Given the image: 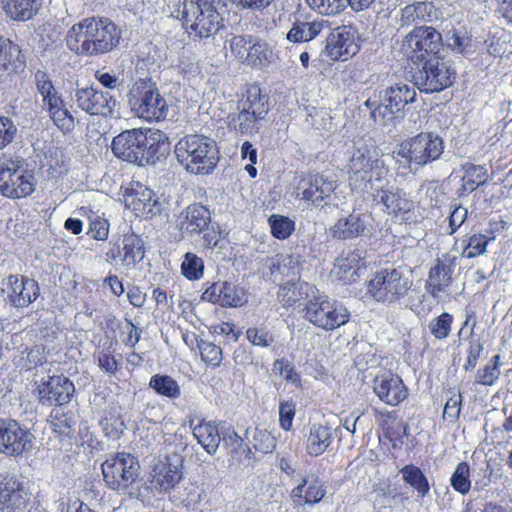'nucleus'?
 Listing matches in <instances>:
<instances>
[{
    "label": "nucleus",
    "mask_w": 512,
    "mask_h": 512,
    "mask_svg": "<svg viewBox=\"0 0 512 512\" xmlns=\"http://www.w3.org/2000/svg\"><path fill=\"white\" fill-rule=\"evenodd\" d=\"M427 8V4L423 2L406 5L402 9L401 25H410L416 20L424 19L427 14Z\"/></svg>",
    "instance_id": "nucleus-58"
},
{
    "label": "nucleus",
    "mask_w": 512,
    "mask_h": 512,
    "mask_svg": "<svg viewBox=\"0 0 512 512\" xmlns=\"http://www.w3.org/2000/svg\"><path fill=\"white\" fill-rule=\"evenodd\" d=\"M455 70L437 56L424 61L421 69L412 75L413 84L425 93L440 92L450 87L455 80Z\"/></svg>",
    "instance_id": "nucleus-11"
},
{
    "label": "nucleus",
    "mask_w": 512,
    "mask_h": 512,
    "mask_svg": "<svg viewBox=\"0 0 512 512\" xmlns=\"http://www.w3.org/2000/svg\"><path fill=\"white\" fill-rule=\"evenodd\" d=\"M193 435L205 451L213 455L221 442V430L213 422H201L193 428Z\"/></svg>",
    "instance_id": "nucleus-32"
},
{
    "label": "nucleus",
    "mask_w": 512,
    "mask_h": 512,
    "mask_svg": "<svg viewBox=\"0 0 512 512\" xmlns=\"http://www.w3.org/2000/svg\"><path fill=\"white\" fill-rule=\"evenodd\" d=\"M306 3L314 10L323 15H336L342 12L344 8V0H305Z\"/></svg>",
    "instance_id": "nucleus-57"
},
{
    "label": "nucleus",
    "mask_w": 512,
    "mask_h": 512,
    "mask_svg": "<svg viewBox=\"0 0 512 512\" xmlns=\"http://www.w3.org/2000/svg\"><path fill=\"white\" fill-rule=\"evenodd\" d=\"M337 188V182L324 174H313L302 178L297 187V195L310 201L316 207L326 204Z\"/></svg>",
    "instance_id": "nucleus-18"
},
{
    "label": "nucleus",
    "mask_w": 512,
    "mask_h": 512,
    "mask_svg": "<svg viewBox=\"0 0 512 512\" xmlns=\"http://www.w3.org/2000/svg\"><path fill=\"white\" fill-rule=\"evenodd\" d=\"M243 303V293L233 284L226 281L221 282V306L237 307Z\"/></svg>",
    "instance_id": "nucleus-55"
},
{
    "label": "nucleus",
    "mask_w": 512,
    "mask_h": 512,
    "mask_svg": "<svg viewBox=\"0 0 512 512\" xmlns=\"http://www.w3.org/2000/svg\"><path fill=\"white\" fill-rule=\"evenodd\" d=\"M136 202L141 204L142 210L147 213L153 212V207L157 204L153 190L144 186H139L134 190V203Z\"/></svg>",
    "instance_id": "nucleus-60"
},
{
    "label": "nucleus",
    "mask_w": 512,
    "mask_h": 512,
    "mask_svg": "<svg viewBox=\"0 0 512 512\" xmlns=\"http://www.w3.org/2000/svg\"><path fill=\"white\" fill-rule=\"evenodd\" d=\"M122 266L131 269L144 257V244L136 235H125L122 241Z\"/></svg>",
    "instance_id": "nucleus-35"
},
{
    "label": "nucleus",
    "mask_w": 512,
    "mask_h": 512,
    "mask_svg": "<svg viewBox=\"0 0 512 512\" xmlns=\"http://www.w3.org/2000/svg\"><path fill=\"white\" fill-rule=\"evenodd\" d=\"M488 242L489 239L483 234H473L467 239H463L461 256L474 258L483 255L487 251Z\"/></svg>",
    "instance_id": "nucleus-45"
},
{
    "label": "nucleus",
    "mask_w": 512,
    "mask_h": 512,
    "mask_svg": "<svg viewBox=\"0 0 512 512\" xmlns=\"http://www.w3.org/2000/svg\"><path fill=\"white\" fill-rule=\"evenodd\" d=\"M252 40L253 39L251 37L247 38L240 35L232 37L230 41L232 54L239 60L245 62L248 51L251 49Z\"/></svg>",
    "instance_id": "nucleus-62"
},
{
    "label": "nucleus",
    "mask_w": 512,
    "mask_h": 512,
    "mask_svg": "<svg viewBox=\"0 0 512 512\" xmlns=\"http://www.w3.org/2000/svg\"><path fill=\"white\" fill-rule=\"evenodd\" d=\"M23 157L2 154L0 157V193L7 198H25L35 190V178L26 169Z\"/></svg>",
    "instance_id": "nucleus-6"
},
{
    "label": "nucleus",
    "mask_w": 512,
    "mask_h": 512,
    "mask_svg": "<svg viewBox=\"0 0 512 512\" xmlns=\"http://www.w3.org/2000/svg\"><path fill=\"white\" fill-rule=\"evenodd\" d=\"M261 120V118L252 115V113L241 107L240 112L236 117L232 118L231 123L234 129L241 134H253L258 132V123Z\"/></svg>",
    "instance_id": "nucleus-48"
},
{
    "label": "nucleus",
    "mask_w": 512,
    "mask_h": 512,
    "mask_svg": "<svg viewBox=\"0 0 512 512\" xmlns=\"http://www.w3.org/2000/svg\"><path fill=\"white\" fill-rule=\"evenodd\" d=\"M500 355H494L489 363L483 368L479 369L476 373L475 381L478 384L491 386L500 376Z\"/></svg>",
    "instance_id": "nucleus-49"
},
{
    "label": "nucleus",
    "mask_w": 512,
    "mask_h": 512,
    "mask_svg": "<svg viewBox=\"0 0 512 512\" xmlns=\"http://www.w3.org/2000/svg\"><path fill=\"white\" fill-rule=\"evenodd\" d=\"M380 150L372 143H355L349 162V183L355 190H370L374 184L385 182L388 168L381 159Z\"/></svg>",
    "instance_id": "nucleus-3"
},
{
    "label": "nucleus",
    "mask_w": 512,
    "mask_h": 512,
    "mask_svg": "<svg viewBox=\"0 0 512 512\" xmlns=\"http://www.w3.org/2000/svg\"><path fill=\"white\" fill-rule=\"evenodd\" d=\"M450 484L455 491L465 495L470 491V467L466 462H460L453 472Z\"/></svg>",
    "instance_id": "nucleus-50"
},
{
    "label": "nucleus",
    "mask_w": 512,
    "mask_h": 512,
    "mask_svg": "<svg viewBox=\"0 0 512 512\" xmlns=\"http://www.w3.org/2000/svg\"><path fill=\"white\" fill-rule=\"evenodd\" d=\"M26 58L17 44L0 36V71L19 73L25 69Z\"/></svg>",
    "instance_id": "nucleus-30"
},
{
    "label": "nucleus",
    "mask_w": 512,
    "mask_h": 512,
    "mask_svg": "<svg viewBox=\"0 0 512 512\" xmlns=\"http://www.w3.org/2000/svg\"><path fill=\"white\" fill-rule=\"evenodd\" d=\"M71 98L81 110L91 115L117 116V101L114 97L108 92H103L93 86L80 87L77 84Z\"/></svg>",
    "instance_id": "nucleus-15"
},
{
    "label": "nucleus",
    "mask_w": 512,
    "mask_h": 512,
    "mask_svg": "<svg viewBox=\"0 0 512 512\" xmlns=\"http://www.w3.org/2000/svg\"><path fill=\"white\" fill-rule=\"evenodd\" d=\"M365 229V216L351 213L346 217L339 218L330 228V234L334 239L350 240L362 235Z\"/></svg>",
    "instance_id": "nucleus-29"
},
{
    "label": "nucleus",
    "mask_w": 512,
    "mask_h": 512,
    "mask_svg": "<svg viewBox=\"0 0 512 512\" xmlns=\"http://www.w3.org/2000/svg\"><path fill=\"white\" fill-rule=\"evenodd\" d=\"M178 163L194 175H209L214 172L220 159L215 140L199 134L181 138L174 147Z\"/></svg>",
    "instance_id": "nucleus-2"
},
{
    "label": "nucleus",
    "mask_w": 512,
    "mask_h": 512,
    "mask_svg": "<svg viewBox=\"0 0 512 512\" xmlns=\"http://www.w3.org/2000/svg\"><path fill=\"white\" fill-rule=\"evenodd\" d=\"M177 221L181 230L191 234H200L208 228L211 222V213L205 206L194 203L179 214Z\"/></svg>",
    "instance_id": "nucleus-26"
},
{
    "label": "nucleus",
    "mask_w": 512,
    "mask_h": 512,
    "mask_svg": "<svg viewBox=\"0 0 512 512\" xmlns=\"http://www.w3.org/2000/svg\"><path fill=\"white\" fill-rule=\"evenodd\" d=\"M296 413V406L293 401H282L279 405V424L286 431L292 427V422Z\"/></svg>",
    "instance_id": "nucleus-63"
},
{
    "label": "nucleus",
    "mask_w": 512,
    "mask_h": 512,
    "mask_svg": "<svg viewBox=\"0 0 512 512\" xmlns=\"http://www.w3.org/2000/svg\"><path fill=\"white\" fill-rule=\"evenodd\" d=\"M324 483L319 478L303 477L300 483L292 489L290 498L295 505L319 503L325 496Z\"/></svg>",
    "instance_id": "nucleus-28"
},
{
    "label": "nucleus",
    "mask_w": 512,
    "mask_h": 512,
    "mask_svg": "<svg viewBox=\"0 0 512 512\" xmlns=\"http://www.w3.org/2000/svg\"><path fill=\"white\" fill-rule=\"evenodd\" d=\"M416 98L414 86L399 82L389 86L380 92V102L377 107L371 111V116L375 122L387 125L401 112L404 107L413 103Z\"/></svg>",
    "instance_id": "nucleus-10"
},
{
    "label": "nucleus",
    "mask_w": 512,
    "mask_h": 512,
    "mask_svg": "<svg viewBox=\"0 0 512 512\" xmlns=\"http://www.w3.org/2000/svg\"><path fill=\"white\" fill-rule=\"evenodd\" d=\"M74 393L73 382L64 375L50 376L38 386L39 400L43 405H65L71 401Z\"/></svg>",
    "instance_id": "nucleus-20"
},
{
    "label": "nucleus",
    "mask_w": 512,
    "mask_h": 512,
    "mask_svg": "<svg viewBox=\"0 0 512 512\" xmlns=\"http://www.w3.org/2000/svg\"><path fill=\"white\" fill-rule=\"evenodd\" d=\"M412 283L402 269L383 268L373 273L368 281L367 291L374 300L392 304L407 295Z\"/></svg>",
    "instance_id": "nucleus-8"
},
{
    "label": "nucleus",
    "mask_w": 512,
    "mask_h": 512,
    "mask_svg": "<svg viewBox=\"0 0 512 512\" xmlns=\"http://www.w3.org/2000/svg\"><path fill=\"white\" fill-rule=\"evenodd\" d=\"M323 27V22L318 20L296 21L287 33V39L293 43L307 42L317 37Z\"/></svg>",
    "instance_id": "nucleus-36"
},
{
    "label": "nucleus",
    "mask_w": 512,
    "mask_h": 512,
    "mask_svg": "<svg viewBox=\"0 0 512 512\" xmlns=\"http://www.w3.org/2000/svg\"><path fill=\"white\" fill-rule=\"evenodd\" d=\"M225 6L226 0H184L183 24L199 38L213 36L222 27L220 10Z\"/></svg>",
    "instance_id": "nucleus-5"
},
{
    "label": "nucleus",
    "mask_w": 512,
    "mask_h": 512,
    "mask_svg": "<svg viewBox=\"0 0 512 512\" xmlns=\"http://www.w3.org/2000/svg\"><path fill=\"white\" fill-rule=\"evenodd\" d=\"M246 337L254 346L269 347L274 342L272 333L264 325L248 328Z\"/></svg>",
    "instance_id": "nucleus-54"
},
{
    "label": "nucleus",
    "mask_w": 512,
    "mask_h": 512,
    "mask_svg": "<svg viewBox=\"0 0 512 512\" xmlns=\"http://www.w3.org/2000/svg\"><path fill=\"white\" fill-rule=\"evenodd\" d=\"M197 347L200 351L202 360L206 364L212 367H218L221 364L222 350L219 346L201 339L197 341Z\"/></svg>",
    "instance_id": "nucleus-52"
},
{
    "label": "nucleus",
    "mask_w": 512,
    "mask_h": 512,
    "mask_svg": "<svg viewBox=\"0 0 512 512\" xmlns=\"http://www.w3.org/2000/svg\"><path fill=\"white\" fill-rule=\"evenodd\" d=\"M358 49L353 34L343 27L327 37L324 52L333 61H346L354 56Z\"/></svg>",
    "instance_id": "nucleus-25"
},
{
    "label": "nucleus",
    "mask_w": 512,
    "mask_h": 512,
    "mask_svg": "<svg viewBox=\"0 0 512 512\" xmlns=\"http://www.w3.org/2000/svg\"><path fill=\"white\" fill-rule=\"evenodd\" d=\"M50 423L53 431L60 436H68L72 432V427L75 424L71 415L60 414L58 410H53L50 415Z\"/></svg>",
    "instance_id": "nucleus-56"
},
{
    "label": "nucleus",
    "mask_w": 512,
    "mask_h": 512,
    "mask_svg": "<svg viewBox=\"0 0 512 512\" xmlns=\"http://www.w3.org/2000/svg\"><path fill=\"white\" fill-rule=\"evenodd\" d=\"M452 322L453 316L448 312H443L430 322L429 330L436 339H446L451 332Z\"/></svg>",
    "instance_id": "nucleus-53"
},
{
    "label": "nucleus",
    "mask_w": 512,
    "mask_h": 512,
    "mask_svg": "<svg viewBox=\"0 0 512 512\" xmlns=\"http://www.w3.org/2000/svg\"><path fill=\"white\" fill-rule=\"evenodd\" d=\"M332 441V433L329 427L320 424H314L310 428L307 439V449L309 454L318 456L323 454Z\"/></svg>",
    "instance_id": "nucleus-37"
},
{
    "label": "nucleus",
    "mask_w": 512,
    "mask_h": 512,
    "mask_svg": "<svg viewBox=\"0 0 512 512\" xmlns=\"http://www.w3.org/2000/svg\"><path fill=\"white\" fill-rule=\"evenodd\" d=\"M400 473L404 482L414 488L420 497L428 495L430 490L428 479L419 467L409 464L404 466Z\"/></svg>",
    "instance_id": "nucleus-40"
},
{
    "label": "nucleus",
    "mask_w": 512,
    "mask_h": 512,
    "mask_svg": "<svg viewBox=\"0 0 512 512\" xmlns=\"http://www.w3.org/2000/svg\"><path fill=\"white\" fill-rule=\"evenodd\" d=\"M2 292L12 306L24 308L37 299L40 289L34 279L10 275L4 283Z\"/></svg>",
    "instance_id": "nucleus-19"
},
{
    "label": "nucleus",
    "mask_w": 512,
    "mask_h": 512,
    "mask_svg": "<svg viewBox=\"0 0 512 512\" xmlns=\"http://www.w3.org/2000/svg\"><path fill=\"white\" fill-rule=\"evenodd\" d=\"M144 138L146 140L143 144L144 155L141 166L154 165L169 154L170 143L162 131L145 129Z\"/></svg>",
    "instance_id": "nucleus-27"
},
{
    "label": "nucleus",
    "mask_w": 512,
    "mask_h": 512,
    "mask_svg": "<svg viewBox=\"0 0 512 512\" xmlns=\"http://www.w3.org/2000/svg\"><path fill=\"white\" fill-rule=\"evenodd\" d=\"M273 366L274 369L277 370L279 374L287 381L292 382L296 386H300V375L296 372L294 366L291 365L288 360H285L284 358L277 359Z\"/></svg>",
    "instance_id": "nucleus-64"
},
{
    "label": "nucleus",
    "mask_w": 512,
    "mask_h": 512,
    "mask_svg": "<svg viewBox=\"0 0 512 512\" xmlns=\"http://www.w3.org/2000/svg\"><path fill=\"white\" fill-rule=\"evenodd\" d=\"M5 14L13 20L27 21L40 7L39 0H1Z\"/></svg>",
    "instance_id": "nucleus-33"
},
{
    "label": "nucleus",
    "mask_w": 512,
    "mask_h": 512,
    "mask_svg": "<svg viewBox=\"0 0 512 512\" xmlns=\"http://www.w3.org/2000/svg\"><path fill=\"white\" fill-rule=\"evenodd\" d=\"M272 235L280 240L287 239L295 230V223L290 218L273 214L268 219Z\"/></svg>",
    "instance_id": "nucleus-47"
},
{
    "label": "nucleus",
    "mask_w": 512,
    "mask_h": 512,
    "mask_svg": "<svg viewBox=\"0 0 512 512\" xmlns=\"http://www.w3.org/2000/svg\"><path fill=\"white\" fill-rule=\"evenodd\" d=\"M463 397L460 392H454L447 400L444 411L443 419L450 422H455L460 415Z\"/></svg>",
    "instance_id": "nucleus-61"
},
{
    "label": "nucleus",
    "mask_w": 512,
    "mask_h": 512,
    "mask_svg": "<svg viewBox=\"0 0 512 512\" xmlns=\"http://www.w3.org/2000/svg\"><path fill=\"white\" fill-rule=\"evenodd\" d=\"M149 387L158 395L177 399L181 395V389L175 379L169 375L155 374L150 378Z\"/></svg>",
    "instance_id": "nucleus-41"
},
{
    "label": "nucleus",
    "mask_w": 512,
    "mask_h": 512,
    "mask_svg": "<svg viewBox=\"0 0 512 512\" xmlns=\"http://www.w3.org/2000/svg\"><path fill=\"white\" fill-rule=\"evenodd\" d=\"M373 390L382 402L390 406H397L408 395L402 379L390 371L381 372L374 378Z\"/></svg>",
    "instance_id": "nucleus-22"
},
{
    "label": "nucleus",
    "mask_w": 512,
    "mask_h": 512,
    "mask_svg": "<svg viewBox=\"0 0 512 512\" xmlns=\"http://www.w3.org/2000/svg\"><path fill=\"white\" fill-rule=\"evenodd\" d=\"M366 250L364 249H354L350 250L347 253H342L335 262V267L344 273L350 271L351 269H358L362 266L366 265L365 262Z\"/></svg>",
    "instance_id": "nucleus-44"
},
{
    "label": "nucleus",
    "mask_w": 512,
    "mask_h": 512,
    "mask_svg": "<svg viewBox=\"0 0 512 512\" xmlns=\"http://www.w3.org/2000/svg\"><path fill=\"white\" fill-rule=\"evenodd\" d=\"M43 109L47 110L50 114L51 119L63 131H69L74 127V116L72 113L65 107L64 101L59 99L56 102V105L49 106L47 105Z\"/></svg>",
    "instance_id": "nucleus-42"
},
{
    "label": "nucleus",
    "mask_w": 512,
    "mask_h": 512,
    "mask_svg": "<svg viewBox=\"0 0 512 512\" xmlns=\"http://www.w3.org/2000/svg\"><path fill=\"white\" fill-rule=\"evenodd\" d=\"M457 265L458 258L455 255L447 253L437 258L426 282V290L433 298H437L451 284Z\"/></svg>",
    "instance_id": "nucleus-21"
},
{
    "label": "nucleus",
    "mask_w": 512,
    "mask_h": 512,
    "mask_svg": "<svg viewBox=\"0 0 512 512\" xmlns=\"http://www.w3.org/2000/svg\"><path fill=\"white\" fill-rule=\"evenodd\" d=\"M182 460L178 456L159 461L152 471V484L159 492L171 491L183 478Z\"/></svg>",
    "instance_id": "nucleus-24"
},
{
    "label": "nucleus",
    "mask_w": 512,
    "mask_h": 512,
    "mask_svg": "<svg viewBox=\"0 0 512 512\" xmlns=\"http://www.w3.org/2000/svg\"><path fill=\"white\" fill-rule=\"evenodd\" d=\"M31 492L15 473H0V511L24 512L31 502Z\"/></svg>",
    "instance_id": "nucleus-13"
},
{
    "label": "nucleus",
    "mask_w": 512,
    "mask_h": 512,
    "mask_svg": "<svg viewBox=\"0 0 512 512\" xmlns=\"http://www.w3.org/2000/svg\"><path fill=\"white\" fill-rule=\"evenodd\" d=\"M145 129H131L122 131L112 141L113 154L126 162L141 166L144 155L143 144Z\"/></svg>",
    "instance_id": "nucleus-17"
},
{
    "label": "nucleus",
    "mask_w": 512,
    "mask_h": 512,
    "mask_svg": "<svg viewBox=\"0 0 512 512\" xmlns=\"http://www.w3.org/2000/svg\"><path fill=\"white\" fill-rule=\"evenodd\" d=\"M303 317L318 328L333 330L348 322L349 312L325 295L313 296L303 309Z\"/></svg>",
    "instance_id": "nucleus-9"
},
{
    "label": "nucleus",
    "mask_w": 512,
    "mask_h": 512,
    "mask_svg": "<svg viewBox=\"0 0 512 512\" xmlns=\"http://www.w3.org/2000/svg\"><path fill=\"white\" fill-rule=\"evenodd\" d=\"M463 170L464 176L462 177V186L459 189L460 195L471 193L488 181V172L483 166L467 163L463 165Z\"/></svg>",
    "instance_id": "nucleus-38"
},
{
    "label": "nucleus",
    "mask_w": 512,
    "mask_h": 512,
    "mask_svg": "<svg viewBox=\"0 0 512 512\" xmlns=\"http://www.w3.org/2000/svg\"><path fill=\"white\" fill-rule=\"evenodd\" d=\"M270 51L267 49L266 44L260 42H254L252 40L251 49H249L246 63L248 65L257 67L263 64L264 61L268 60Z\"/></svg>",
    "instance_id": "nucleus-59"
},
{
    "label": "nucleus",
    "mask_w": 512,
    "mask_h": 512,
    "mask_svg": "<svg viewBox=\"0 0 512 512\" xmlns=\"http://www.w3.org/2000/svg\"><path fill=\"white\" fill-rule=\"evenodd\" d=\"M181 273L188 280H199L204 273V262L192 252H187L181 264Z\"/></svg>",
    "instance_id": "nucleus-46"
},
{
    "label": "nucleus",
    "mask_w": 512,
    "mask_h": 512,
    "mask_svg": "<svg viewBox=\"0 0 512 512\" xmlns=\"http://www.w3.org/2000/svg\"><path fill=\"white\" fill-rule=\"evenodd\" d=\"M140 462L128 452H117L109 455L101 465L105 485L119 495L130 498L140 493Z\"/></svg>",
    "instance_id": "nucleus-4"
},
{
    "label": "nucleus",
    "mask_w": 512,
    "mask_h": 512,
    "mask_svg": "<svg viewBox=\"0 0 512 512\" xmlns=\"http://www.w3.org/2000/svg\"><path fill=\"white\" fill-rule=\"evenodd\" d=\"M475 326L476 323L474 322L468 339L467 359L463 366L465 371H471L476 367L478 359L484 350V339L474 333Z\"/></svg>",
    "instance_id": "nucleus-43"
},
{
    "label": "nucleus",
    "mask_w": 512,
    "mask_h": 512,
    "mask_svg": "<svg viewBox=\"0 0 512 512\" xmlns=\"http://www.w3.org/2000/svg\"><path fill=\"white\" fill-rule=\"evenodd\" d=\"M444 143L434 133H420L400 145L399 155L411 164L425 166L437 160L443 153Z\"/></svg>",
    "instance_id": "nucleus-12"
},
{
    "label": "nucleus",
    "mask_w": 512,
    "mask_h": 512,
    "mask_svg": "<svg viewBox=\"0 0 512 512\" xmlns=\"http://www.w3.org/2000/svg\"><path fill=\"white\" fill-rule=\"evenodd\" d=\"M35 436L25 426L16 420L0 421V452L10 456L19 457L32 450Z\"/></svg>",
    "instance_id": "nucleus-14"
},
{
    "label": "nucleus",
    "mask_w": 512,
    "mask_h": 512,
    "mask_svg": "<svg viewBox=\"0 0 512 512\" xmlns=\"http://www.w3.org/2000/svg\"><path fill=\"white\" fill-rule=\"evenodd\" d=\"M404 45L411 50L409 57L412 61H425L439 52L442 36L433 27H416L406 36Z\"/></svg>",
    "instance_id": "nucleus-16"
},
{
    "label": "nucleus",
    "mask_w": 512,
    "mask_h": 512,
    "mask_svg": "<svg viewBox=\"0 0 512 512\" xmlns=\"http://www.w3.org/2000/svg\"><path fill=\"white\" fill-rule=\"evenodd\" d=\"M298 261L292 255L278 254L271 262L269 267L271 275L290 276L295 275Z\"/></svg>",
    "instance_id": "nucleus-51"
},
{
    "label": "nucleus",
    "mask_w": 512,
    "mask_h": 512,
    "mask_svg": "<svg viewBox=\"0 0 512 512\" xmlns=\"http://www.w3.org/2000/svg\"><path fill=\"white\" fill-rule=\"evenodd\" d=\"M315 287L304 281H288L282 284L277 293L278 300L284 307H291L295 303L313 298Z\"/></svg>",
    "instance_id": "nucleus-31"
},
{
    "label": "nucleus",
    "mask_w": 512,
    "mask_h": 512,
    "mask_svg": "<svg viewBox=\"0 0 512 512\" xmlns=\"http://www.w3.org/2000/svg\"><path fill=\"white\" fill-rule=\"evenodd\" d=\"M269 98L262 94L258 86H251L246 91V98L241 101L240 106L258 118L264 119L269 107Z\"/></svg>",
    "instance_id": "nucleus-34"
},
{
    "label": "nucleus",
    "mask_w": 512,
    "mask_h": 512,
    "mask_svg": "<svg viewBox=\"0 0 512 512\" xmlns=\"http://www.w3.org/2000/svg\"><path fill=\"white\" fill-rule=\"evenodd\" d=\"M129 105L135 114L146 121L164 120L169 105L155 82L150 79L136 81L128 93Z\"/></svg>",
    "instance_id": "nucleus-7"
},
{
    "label": "nucleus",
    "mask_w": 512,
    "mask_h": 512,
    "mask_svg": "<svg viewBox=\"0 0 512 512\" xmlns=\"http://www.w3.org/2000/svg\"><path fill=\"white\" fill-rule=\"evenodd\" d=\"M368 191L373 201L377 204H382L389 214H404L409 212L413 206L412 202L399 189L388 186L387 179L381 184H374Z\"/></svg>",
    "instance_id": "nucleus-23"
},
{
    "label": "nucleus",
    "mask_w": 512,
    "mask_h": 512,
    "mask_svg": "<svg viewBox=\"0 0 512 512\" xmlns=\"http://www.w3.org/2000/svg\"><path fill=\"white\" fill-rule=\"evenodd\" d=\"M34 83L38 93L42 97V107L54 106L59 99H62L55 89L49 74L44 70H36L34 73Z\"/></svg>",
    "instance_id": "nucleus-39"
},
{
    "label": "nucleus",
    "mask_w": 512,
    "mask_h": 512,
    "mask_svg": "<svg viewBox=\"0 0 512 512\" xmlns=\"http://www.w3.org/2000/svg\"><path fill=\"white\" fill-rule=\"evenodd\" d=\"M121 38L117 26L106 17H88L67 32L68 48L81 56H99L116 48Z\"/></svg>",
    "instance_id": "nucleus-1"
}]
</instances>
